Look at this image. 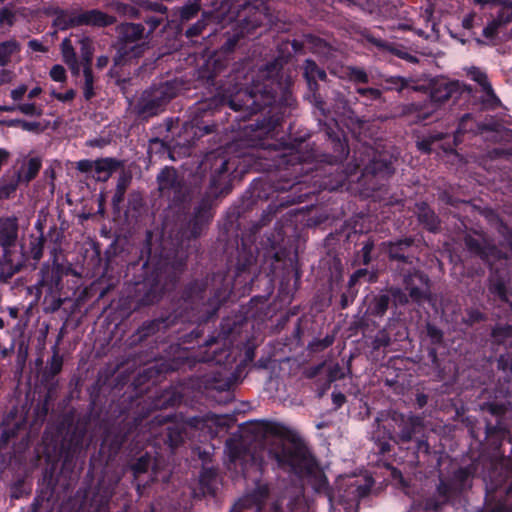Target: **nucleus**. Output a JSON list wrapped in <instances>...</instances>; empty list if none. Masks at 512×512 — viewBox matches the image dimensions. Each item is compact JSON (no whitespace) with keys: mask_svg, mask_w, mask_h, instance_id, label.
<instances>
[{"mask_svg":"<svg viewBox=\"0 0 512 512\" xmlns=\"http://www.w3.org/2000/svg\"><path fill=\"white\" fill-rule=\"evenodd\" d=\"M400 273L403 276L404 290L409 293L413 303L420 305L431 300L430 279L426 273L414 267Z\"/></svg>","mask_w":512,"mask_h":512,"instance_id":"obj_12","label":"nucleus"},{"mask_svg":"<svg viewBox=\"0 0 512 512\" xmlns=\"http://www.w3.org/2000/svg\"><path fill=\"white\" fill-rule=\"evenodd\" d=\"M63 268L60 264L52 267L43 266L40 270V279L37 283L39 293H59L61 290Z\"/></svg>","mask_w":512,"mask_h":512,"instance_id":"obj_16","label":"nucleus"},{"mask_svg":"<svg viewBox=\"0 0 512 512\" xmlns=\"http://www.w3.org/2000/svg\"><path fill=\"white\" fill-rule=\"evenodd\" d=\"M375 247L374 239L369 237L363 242L362 248L357 253V258L363 265H369L373 259L372 252Z\"/></svg>","mask_w":512,"mask_h":512,"instance_id":"obj_45","label":"nucleus"},{"mask_svg":"<svg viewBox=\"0 0 512 512\" xmlns=\"http://www.w3.org/2000/svg\"><path fill=\"white\" fill-rule=\"evenodd\" d=\"M18 238V221L15 217L0 220V245L6 257L7 250L14 246Z\"/></svg>","mask_w":512,"mask_h":512,"instance_id":"obj_19","label":"nucleus"},{"mask_svg":"<svg viewBox=\"0 0 512 512\" xmlns=\"http://www.w3.org/2000/svg\"><path fill=\"white\" fill-rule=\"evenodd\" d=\"M489 292L500 301L508 303L512 309V292L507 289L502 278L496 277L490 280Z\"/></svg>","mask_w":512,"mask_h":512,"instance_id":"obj_29","label":"nucleus"},{"mask_svg":"<svg viewBox=\"0 0 512 512\" xmlns=\"http://www.w3.org/2000/svg\"><path fill=\"white\" fill-rule=\"evenodd\" d=\"M56 485L38 483L37 495L34 499V504L41 506L43 502H49L52 500L55 493Z\"/></svg>","mask_w":512,"mask_h":512,"instance_id":"obj_36","label":"nucleus"},{"mask_svg":"<svg viewBox=\"0 0 512 512\" xmlns=\"http://www.w3.org/2000/svg\"><path fill=\"white\" fill-rule=\"evenodd\" d=\"M158 191L171 205L181 206L190 200V191L183 179L172 166H165L156 177Z\"/></svg>","mask_w":512,"mask_h":512,"instance_id":"obj_10","label":"nucleus"},{"mask_svg":"<svg viewBox=\"0 0 512 512\" xmlns=\"http://www.w3.org/2000/svg\"><path fill=\"white\" fill-rule=\"evenodd\" d=\"M303 77L304 79L310 80H321L325 81L327 74L325 70L318 66V64L312 59H306L303 63Z\"/></svg>","mask_w":512,"mask_h":512,"instance_id":"obj_33","label":"nucleus"},{"mask_svg":"<svg viewBox=\"0 0 512 512\" xmlns=\"http://www.w3.org/2000/svg\"><path fill=\"white\" fill-rule=\"evenodd\" d=\"M491 337L497 344H504L512 337V325H496L491 331Z\"/></svg>","mask_w":512,"mask_h":512,"instance_id":"obj_46","label":"nucleus"},{"mask_svg":"<svg viewBox=\"0 0 512 512\" xmlns=\"http://www.w3.org/2000/svg\"><path fill=\"white\" fill-rule=\"evenodd\" d=\"M123 167V162L117 158L105 157L95 160V179L99 182H106L117 170Z\"/></svg>","mask_w":512,"mask_h":512,"instance_id":"obj_24","label":"nucleus"},{"mask_svg":"<svg viewBox=\"0 0 512 512\" xmlns=\"http://www.w3.org/2000/svg\"><path fill=\"white\" fill-rule=\"evenodd\" d=\"M459 94L458 82L435 81L431 85L429 97L423 101L412 102L403 106L402 114L413 117V122L416 124L423 123L430 120L442 104L451 98H457Z\"/></svg>","mask_w":512,"mask_h":512,"instance_id":"obj_8","label":"nucleus"},{"mask_svg":"<svg viewBox=\"0 0 512 512\" xmlns=\"http://www.w3.org/2000/svg\"><path fill=\"white\" fill-rule=\"evenodd\" d=\"M482 91L486 95V99L483 100V104L490 109H495L500 105V99L497 97V95L494 92V89L490 84H486V87L482 89Z\"/></svg>","mask_w":512,"mask_h":512,"instance_id":"obj_56","label":"nucleus"},{"mask_svg":"<svg viewBox=\"0 0 512 512\" xmlns=\"http://www.w3.org/2000/svg\"><path fill=\"white\" fill-rule=\"evenodd\" d=\"M391 344V338L386 330H380L372 341L373 349L379 350L380 348H386Z\"/></svg>","mask_w":512,"mask_h":512,"instance_id":"obj_59","label":"nucleus"},{"mask_svg":"<svg viewBox=\"0 0 512 512\" xmlns=\"http://www.w3.org/2000/svg\"><path fill=\"white\" fill-rule=\"evenodd\" d=\"M17 111L26 116L40 117L43 115L42 106H37L35 103H20L17 105Z\"/></svg>","mask_w":512,"mask_h":512,"instance_id":"obj_58","label":"nucleus"},{"mask_svg":"<svg viewBox=\"0 0 512 512\" xmlns=\"http://www.w3.org/2000/svg\"><path fill=\"white\" fill-rule=\"evenodd\" d=\"M16 21L15 13L8 7L0 9V26H13Z\"/></svg>","mask_w":512,"mask_h":512,"instance_id":"obj_63","label":"nucleus"},{"mask_svg":"<svg viewBox=\"0 0 512 512\" xmlns=\"http://www.w3.org/2000/svg\"><path fill=\"white\" fill-rule=\"evenodd\" d=\"M19 49L16 41H4L0 43V66H6L10 61V57Z\"/></svg>","mask_w":512,"mask_h":512,"instance_id":"obj_39","label":"nucleus"},{"mask_svg":"<svg viewBox=\"0 0 512 512\" xmlns=\"http://www.w3.org/2000/svg\"><path fill=\"white\" fill-rule=\"evenodd\" d=\"M86 433L87 423L80 421L67 431L61 443L64 463L70 462L82 451Z\"/></svg>","mask_w":512,"mask_h":512,"instance_id":"obj_14","label":"nucleus"},{"mask_svg":"<svg viewBox=\"0 0 512 512\" xmlns=\"http://www.w3.org/2000/svg\"><path fill=\"white\" fill-rule=\"evenodd\" d=\"M7 125L9 127H19L24 131L28 132H34V133H41L43 131V128L40 124V122L37 121H26L23 119H12L7 122Z\"/></svg>","mask_w":512,"mask_h":512,"instance_id":"obj_43","label":"nucleus"},{"mask_svg":"<svg viewBox=\"0 0 512 512\" xmlns=\"http://www.w3.org/2000/svg\"><path fill=\"white\" fill-rule=\"evenodd\" d=\"M228 457L230 462L236 464L247 457V450L240 444H235L231 440L227 441Z\"/></svg>","mask_w":512,"mask_h":512,"instance_id":"obj_44","label":"nucleus"},{"mask_svg":"<svg viewBox=\"0 0 512 512\" xmlns=\"http://www.w3.org/2000/svg\"><path fill=\"white\" fill-rule=\"evenodd\" d=\"M237 6L235 23L222 36L220 48L206 64L201 77L215 87V94L198 101L190 108L188 120L182 125L183 144L194 146L201 137L215 132L219 124L228 121L227 109L239 112L234 121H246L257 115L254 122L243 126L257 140L272 134L276 127L296 108V99L288 82H282L284 60L276 57L258 69L248 85V73L240 60L226 75L231 55L246 40H252L266 31L272 23L267 0H231Z\"/></svg>","mask_w":512,"mask_h":512,"instance_id":"obj_3","label":"nucleus"},{"mask_svg":"<svg viewBox=\"0 0 512 512\" xmlns=\"http://www.w3.org/2000/svg\"><path fill=\"white\" fill-rule=\"evenodd\" d=\"M391 419L399 428V432L397 434L398 440L395 439L391 429L380 424L379 417L375 419L377 428L372 432L371 440L374 442L376 453L379 455H386L391 451V440L395 442L408 443L418 435L423 436L424 423L421 417L416 415H410L407 417L403 413L393 412Z\"/></svg>","mask_w":512,"mask_h":512,"instance_id":"obj_7","label":"nucleus"},{"mask_svg":"<svg viewBox=\"0 0 512 512\" xmlns=\"http://www.w3.org/2000/svg\"><path fill=\"white\" fill-rule=\"evenodd\" d=\"M153 465L152 455L148 451L140 452L138 455L131 457L125 467L127 472H130L133 481L136 482V490L141 494V490L145 488V484L138 482L143 474H147Z\"/></svg>","mask_w":512,"mask_h":512,"instance_id":"obj_17","label":"nucleus"},{"mask_svg":"<svg viewBox=\"0 0 512 512\" xmlns=\"http://www.w3.org/2000/svg\"><path fill=\"white\" fill-rule=\"evenodd\" d=\"M426 334L432 345L439 346L444 341L443 331L430 322L426 324Z\"/></svg>","mask_w":512,"mask_h":512,"instance_id":"obj_54","label":"nucleus"},{"mask_svg":"<svg viewBox=\"0 0 512 512\" xmlns=\"http://www.w3.org/2000/svg\"><path fill=\"white\" fill-rule=\"evenodd\" d=\"M176 324L171 315L144 321L127 342L134 349L135 361L147 365L133 380L132 391L125 392L117 404L118 422L108 428L100 450L108 457L116 456L125 442L136 432L142 421L153 411L174 407L184 398L182 385L155 388L166 374L175 371L196 370L189 376L191 385L218 404H227L234 398V373L222 365L231 362L230 336L236 322L223 318L217 336L205 339L198 353L170 342L169 330Z\"/></svg>","mask_w":512,"mask_h":512,"instance_id":"obj_2","label":"nucleus"},{"mask_svg":"<svg viewBox=\"0 0 512 512\" xmlns=\"http://www.w3.org/2000/svg\"><path fill=\"white\" fill-rule=\"evenodd\" d=\"M42 167V161L39 157L30 158L26 164V169L18 173L17 178L20 182L29 183L34 180Z\"/></svg>","mask_w":512,"mask_h":512,"instance_id":"obj_32","label":"nucleus"},{"mask_svg":"<svg viewBox=\"0 0 512 512\" xmlns=\"http://www.w3.org/2000/svg\"><path fill=\"white\" fill-rule=\"evenodd\" d=\"M79 53L82 68L90 67L92 68L93 55L95 51L94 42L89 36H82L78 41Z\"/></svg>","mask_w":512,"mask_h":512,"instance_id":"obj_30","label":"nucleus"},{"mask_svg":"<svg viewBox=\"0 0 512 512\" xmlns=\"http://www.w3.org/2000/svg\"><path fill=\"white\" fill-rule=\"evenodd\" d=\"M493 19L502 29L512 22V1L504 2Z\"/></svg>","mask_w":512,"mask_h":512,"instance_id":"obj_40","label":"nucleus"},{"mask_svg":"<svg viewBox=\"0 0 512 512\" xmlns=\"http://www.w3.org/2000/svg\"><path fill=\"white\" fill-rule=\"evenodd\" d=\"M145 28L142 23H121L116 27V40L112 47L115 49L113 65L108 75L116 79V83H125L126 79L119 77L118 68L134 58H139L144 52L143 44Z\"/></svg>","mask_w":512,"mask_h":512,"instance_id":"obj_6","label":"nucleus"},{"mask_svg":"<svg viewBox=\"0 0 512 512\" xmlns=\"http://www.w3.org/2000/svg\"><path fill=\"white\" fill-rule=\"evenodd\" d=\"M485 320V314L482 313L480 310L474 308L467 309L465 316L462 319L463 323L468 327H472L475 324H478Z\"/></svg>","mask_w":512,"mask_h":512,"instance_id":"obj_53","label":"nucleus"},{"mask_svg":"<svg viewBox=\"0 0 512 512\" xmlns=\"http://www.w3.org/2000/svg\"><path fill=\"white\" fill-rule=\"evenodd\" d=\"M383 91H396L401 93L403 90L410 86V80L402 76H388L383 77L379 83Z\"/></svg>","mask_w":512,"mask_h":512,"instance_id":"obj_31","label":"nucleus"},{"mask_svg":"<svg viewBox=\"0 0 512 512\" xmlns=\"http://www.w3.org/2000/svg\"><path fill=\"white\" fill-rule=\"evenodd\" d=\"M171 415H167L159 419V416H155L154 420H156L159 424H163L169 421L163 431V441L167 444L172 450L178 448L183 445L186 439H189L190 432L187 430V427L183 423L178 420V417L175 415V420H171Z\"/></svg>","mask_w":512,"mask_h":512,"instance_id":"obj_15","label":"nucleus"},{"mask_svg":"<svg viewBox=\"0 0 512 512\" xmlns=\"http://www.w3.org/2000/svg\"><path fill=\"white\" fill-rule=\"evenodd\" d=\"M371 151V157L367 162L361 159V163L357 164V168H362V174L364 176H373L378 179H388L395 172L394 168V157L387 151H375L372 148H368Z\"/></svg>","mask_w":512,"mask_h":512,"instance_id":"obj_13","label":"nucleus"},{"mask_svg":"<svg viewBox=\"0 0 512 512\" xmlns=\"http://www.w3.org/2000/svg\"><path fill=\"white\" fill-rule=\"evenodd\" d=\"M200 168L208 172L209 184L188 220L167 238L154 240V233L147 230L138 259L127 265V298L134 310L157 304L177 287L187 267L190 241L202 235L213 220L219 201L232 192L234 181L246 171L240 157L221 150L207 153Z\"/></svg>","mask_w":512,"mask_h":512,"instance_id":"obj_4","label":"nucleus"},{"mask_svg":"<svg viewBox=\"0 0 512 512\" xmlns=\"http://www.w3.org/2000/svg\"><path fill=\"white\" fill-rule=\"evenodd\" d=\"M335 336L333 334L326 335L322 339L315 338L308 344V349L313 353H319L333 345Z\"/></svg>","mask_w":512,"mask_h":512,"instance_id":"obj_48","label":"nucleus"},{"mask_svg":"<svg viewBox=\"0 0 512 512\" xmlns=\"http://www.w3.org/2000/svg\"><path fill=\"white\" fill-rule=\"evenodd\" d=\"M447 136L444 132H432L429 135L423 137L417 141V148L423 154H430L432 152V145L435 142L445 139Z\"/></svg>","mask_w":512,"mask_h":512,"instance_id":"obj_35","label":"nucleus"},{"mask_svg":"<svg viewBox=\"0 0 512 512\" xmlns=\"http://www.w3.org/2000/svg\"><path fill=\"white\" fill-rule=\"evenodd\" d=\"M506 429L503 427L501 421L496 424L488 422L485 426V434L487 438L504 436Z\"/></svg>","mask_w":512,"mask_h":512,"instance_id":"obj_62","label":"nucleus"},{"mask_svg":"<svg viewBox=\"0 0 512 512\" xmlns=\"http://www.w3.org/2000/svg\"><path fill=\"white\" fill-rule=\"evenodd\" d=\"M473 476L474 469L471 466L459 467L452 473L449 479L459 496L471 488Z\"/></svg>","mask_w":512,"mask_h":512,"instance_id":"obj_25","label":"nucleus"},{"mask_svg":"<svg viewBox=\"0 0 512 512\" xmlns=\"http://www.w3.org/2000/svg\"><path fill=\"white\" fill-rule=\"evenodd\" d=\"M502 30V27L492 19L482 28L480 35L476 32H472L471 35L477 46H496L501 41L499 34Z\"/></svg>","mask_w":512,"mask_h":512,"instance_id":"obj_21","label":"nucleus"},{"mask_svg":"<svg viewBox=\"0 0 512 512\" xmlns=\"http://www.w3.org/2000/svg\"><path fill=\"white\" fill-rule=\"evenodd\" d=\"M414 244L415 238L408 236L384 241L381 246L390 263H396V270L403 272L405 265L412 267L414 262L418 260L413 251Z\"/></svg>","mask_w":512,"mask_h":512,"instance_id":"obj_11","label":"nucleus"},{"mask_svg":"<svg viewBox=\"0 0 512 512\" xmlns=\"http://www.w3.org/2000/svg\"><path fill=\"white\" fill-rule=\"evenodd\" d=\"M45 238L41 234L39 237L32 238L30 241V256L33 260L39 261L43 256Z\"/></svg>","mask_w":512,"mask_h":512,"instance_id":"obj_52","label":"nucleus"},{"mask_svg":"<svg viewBox=\"0 0 512 512\" xmlns=\"http://www.w3.org/2000/svg\"><path fill=\"white\" fill-rule=\"evenodd\" d=\"M63 368V357L59 353L58 343L52 346V356L47 361L46 367L43 371V379L45 381H52Z\"/></svg>","mask_w":512,"mask_h":512,"instance_id":"obj_28","label":"nucleus"},{"mask_svg":"<svg viewBox=\"0 0 512 512\" xmlns=\"http://www.w3.org/2000/svg\"><path fill=\"white\" fill-rule=\"evenodd\" d=\"M305 41L310 45L311 52L313 53L325 52L330 47L326 40L314 34H306Z\"/></svg>","mask_w":512,"mask_h":512,"instance_id":"obj_47","label":"nucleus"},{"mask_svg":"<svg viewBox=\"0 0 512 512\" xmlns=\"http://www.w3.org/2000/svg\"><path fill=\"white\" fill-rule=\"evenodd\" d=\"M346 77L355 84H367L370 81L368 73L358 66H347Z\"/></svg>","mask_w":512,"mask_h":512,"instance_id":"obj_37","label":"nucleus"},{"mask_svg":"<svg viewBox=\"0 0 512 512\" xmlns=\"http://www.w3.org/2000/svg\"><path fill=\"white\" fill-rule=\"evenodd\" d=\"M465 245L469 252L481 258L487 257L486 247L480 242V240L472 236H467L465 237Z\"/></svg>","mask_w":512,"mask_h":512,"instance_id":"obj_51","label":"nucleus"},{"mask_svg":"<svg viewBox=\"0 0 512 512\" xmlns=\"http://www.w3.org/2000/svg\"><path fill=\"white\" fill-rule=\"evenodd\" d=\"M63 300L59 293L46 292L43 298L44 310L47 313H54L61 308Z\"/></svg>","mask_w":512,"mask_h":512,"instance_id":"obj_41","label":"nucleus"},{"mask_svg":"<svg viewBox=\"0 0 512 512\" xmlns=\"http://www.w3.org/2000/svg\"><path fill=\"white\" fill-rule=\"evenodd\" d=\"M112 496L113 492L111 490H104L103 494L100 495L99 503L97 505L95 512H109V504Z\"/></svg>","mask_w":512,"mask_h":512,"instance_id":"obj_64","label":"nucleus"},{"mask_svg":"<svg viewBox=\"0 0 512 512\" xmlns=\"http://www.w3.org/2000/svg\"><path fill=\"white\" fill-rule=\"evenodd\" d=\"M436 490L438 495L444 500H450L459 496L456 491H454V487L449 478L440 479Z\"/></svg>","mask_w":512,"mask_h":512,"instance_id":"obj_49","label":"nucleus"},{"mask_svg":"<svg viewBox=\"0 0 512 512\" xmlns=\"http://www.w3.org/2000/svg\"><path fill=\"white\" fill-rule=\"evenodd\" d=\"M177 93L178 87L171 81L154 83L141 93L133 107V113L140 122H148L162 113Z\"/></svg>","mask_w":512,"mask_h":512,"instance_id":"obj_9","label":"nucleus"},{"mask_svg":"<svg viewBox=\"0 0 512 512\" xmlns=\"http://www.w3.org/2000/svg\"><path fill=\"white\" fill-rule=\"evenodd\" d=\"M200 10V0H194L193 3L184 5L180 9V18L182 21H189L194 18Z\"/></svg>","mask_w":512,"mask_h":512,"instance_id":"obj_55","label":"nucleus"},{"mask_svg":"<svg viewBox=\"0 0 512 512\" xmlns=\"http://www.w3.org/2000/svg\"><path fill=\"white\" fill-rule=\"evenodd\" d=\"M418 222L431 233L440 230L441 221L435 211L426 203L420 202L416 204Z\"/></svg>","mask_w":512,"mask_h":512,"instance_id":"obj_22","label":"nucleus"},{"mask_svg":"<svg viewBox=\"0 0 512 512\" xmlns=\"http://www.w3.org/2000/svg\"><path fill=\"white\" fill-rule=\"evenodd\" d=\"M76 23L80 26H90L94 28H106L116 22V17L107 14L99 9L76 10Z\"/></svg>","mask_w":512,"mask_h":512,"instance_id":"obj_18","label":"nucleus"},{"mask_svg":"<svg viewBox=\"0 0 512 512\" xmlns=\"http://www.w3.org/2000/svg\"><path fill=\"white\" fill-rule=\"evenodd\" d=\"M54 19L52 26L58 30L65 31L70 28L78 27L76 23L77 15L76 10H66L56 8L54 11Z\"/></svg>","mask_w":512,"mask_h":512,"instance_id":"obj_27","label":"nucleus"},{"mask_svg":"<svg viewBox=\"0 0 512 512\" xmlns=\"http://www.w3.org/2000/svg\"><path fill=\"white\" fill-rule=\"evenodd\" d=\"M169 149L168 145L164 140H161L158 137L152 138L149 140V153H155V154H164Z\"/></svg>","mask_w":512,"mask_h":512,"instance_id":"obj_61","label":"nucleus"},{"mask_svg":"<svg viewBox=\"0 0 512 512\" xmlns=\"http://www.w3.org/2000/svg\"><path fill=\"white\" fill-rule=\"evenodd\" d=\"M154 11L160 12L161 15H147L143 18L144 23L149 27V34H152L164 21L167 8L162 4L154 3L151 5Z\"/></svg>","mask_w":512,"mask_h":512,"instance_id":"obj_34","label":"nucleus"},{"mask_svg":"<svg viewBox=\"0 0 512 512\" xmlns=\"http://www.w3.org/2000/svg\"><path fill=\"white\" fill-rule=\"evenodd\" d=\"M178 420L187 427V430L190 432V436H193V431L203 427L206 423L204 417L199 415L186 417L183 414L176 415Z\"/></svg>","mask_w":512,"mask_h":512,"instance_id":"obj_42","label":"nucleus"},{"mask_svg":"<svg viewBox=\"0 0 512 512\" xmlns=\"http://www.w3.org/2000/svg\"><path fill=\"white\" fill-rule=\"evenodd\" d=\"M83 76H84V84H83V96L86 101H90L95 97L96 93L94 91V75L92 68L85 67L83 68Z\"/></svg>","mask_w":512,"mask_h":512,"instance_id":"obj_38","label":"nucleus"},{"mask_svg":"<svg viewBox=\"0 0 512 512\" xmlns=\"http://www.w3.org/2000/svg\"><path fill=\"white\" fill-rule=\"evenodd\" d=\"M199 490L203 496H216L220 483L218 469L203 467L199 475Z\"/></svg>","mask_w":512,"mask_h":512,"instance_id":"obj_20","label":"nucleus"},{"mask_svg":"<svg viewBox=\"0 0 512 512\" xmlns=\"http://www.w3.org/2000/svg\"><path fill=\"white\" fill-rule=\"evenodd\" d=\"M391 304V295L385 291H380L377 294H372L369 298L366 314L375 318H382Z\"/></svg>","mask_w":512,"mask_h":512,"instance_id":"obj_23","label":"nucleus"},{"mask_svg":"<svg viewBox=\"0 0 512 512\" xmlns=\"http://www.w3.org/2000/svg\"><path fill=\"white\" fill-rule=\"evenodd\" d=\"M63 62L68 66L72 76L78 77L81 71V62L77 58L74 46L69 38L62 40L60 45Z\"/></svg>","mask_w":512,"mask_h":512,"instance_id":"obj_26","label":"nucleus"},{"mask_svg":"<svg viewBox=\"0 0 512 512\" xmlns=\"http://www.w3.org/2000/svg\"><path fill=\"white\" fill-rule=\"evenodd\" d=\"M387 292L391 295V304L395 307H397V305H406L411 301L409 293H406L401 288L391 287Z\"/></svg>","mask_w":512,"mask_h":512,"instance_id":"obj_50","label":"nucleus"},{"mask_svg":"<svg viewBox=\"0 0 512 512\" xmlns=\"http://www.w3.org/2000/svg\"><path fill=\"white\" fill-rule=\"evenodd\" d=\"M305 99L313 106V114L318 120L320 130L324 133L331 146L332 153L324 154L323 160L315 161V155L311 152L304 153L300 147L303 140L297 144L284 146L281 150L274 147L268 151H258L257 157L269 160L267 169L271 172L267 179L254 180L242 197L241 204L234 206L227 213L224 229L227 233L233 229L235 222L258 204V201L273 200L263 211L261 219L254 223L248 236L238 234L233 243H227L225 247L227 269L233 273V279L228 275L217 272L211 277L196 279L189 282L182 290L181 298L184 305H224L232 294L233 289L242 290V294L250 293L263 282L266 286L265 298L273 292V277L278 268L284 267L287 261L292 265L291 249L285 243L284 226L288 222L293 223L298 210L292 209L283 218L276 222L275 233L267 237L269 249H266L263 257L264 263L258 274L253 273L257 262V248L255 235L266 226L282 208L305 202L310 195L315 194L309 183L318 186L322 190L334 191L342 187L346 180L342 164L349 155L348 140L341 130L337 120L331 116V111L321 94L306 95ZM282 123L279 125V127ZM278 128V126L276 127ZM250 136L251 147L271 148L272 144L265 143L268 138L277 134V129L272 134L257 140L249 129H244ZM239 223H237V226Z\"/></svg>","mask_w":512,"mask_h":512,"instance_id":"obj_1","label":"nucleus"},{"mask_svg":"<svg viewBox=\"0 0 512 512\" xmlns=\"http://www.w3.org/2000/svg\"><path fill=\"white\" fill-rule=\"evenodd\" d=\"M269 458L276 461L278 468L298 477L313 479L316 492L327 489L328 479L323 472L316 471L317 460L309 450L305 441L299 436L292 435L286 439H278L268 448Z\"/></svg>","mask_w":512,"mask_h":512,"instance_id":"obj_5","label":"nucleus"},{"mask_svg":"<svg viewBox=\"0 0 512 512\" xmlns=\"http://www.w3.org/2000/svg\"><path fill=\"white\" fill-rule=\"evenodd\" d=\"M355 92L370 101H379L382 98V90L372 87H356Z\"/></svg>","mask_w":512,"mask_h":512,"instance_id":"obj_57","label":"nucleus"},{"mask_svg":"<svg viewBox=\"0 0 512 512\" xmlns=\"http://www.w3.org/2000/svg\"><path fill=\"white\" fill-rule=\"evenodd\" d=\"M207 26V19L202 17L196 23L187 28L185 35L187 38L197 37L202 34Z\"/></svg>","mask_w":512,"mask_h":512,"instance_id":"obj_60","label":"nucleus"}]
</instances>
